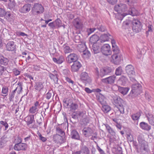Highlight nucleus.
Instances as JSON below:
<instances>
[{"mask_svg":"<svg viewBox=\"0 0 154 154\" xmlns=\"http://www.w3.org/2000/svg\"><path fill=\"white\" fill-rule=\"evenodd\" d=\"M129 90V88L128 87H119V92L124 95L126 94Z\"/></svg>","mask_w":154,"mask_h":154,"instance_id":"obj_29","label":"nucleus"},{"mask_svg":"<svg viewBox=\"0 0 154 154\" xmlns=\"http://www.w3.org/2000/svg\"><path fill=\"white\" fill-rule=\"evenodd\" d=\"M16 34L17 36H22L23 37H24L25 36H27V34H26V33H25L24 32H21L20 31H18V32H17Z\"/></svg>","mask_w":154,"mask_h":154,"instance_id":"obj_53","label":"nucleus"},{"mask_svg":"<svg viewBox=\"0 0 154 154\" xmlns=\"http://www.w3.org/2000/svg\"><path fill=\"white\" fill-rule=\"evenodd\" d=\"M53 61L58 64H61L64 60V58L63 56L61 55L59 56L57 59L55 58H53Z\"/></svg>","mask_w":154,"mask_h":154,"instance_id":"obj_28","label":"nucleus"},{"mask_svg":"<svg viewBox=\"0 0 154 154\" xmlns=\"http://www.w3.org/2000/svg\"><path fill=\"white\" fill-rule=\"evenodd\" d=\"M0 124L5 127V130L7 129L8 127V125L6 121H0Z\"/></svg>","mask_w":154,"mask_h":154,"instance_id":"obj_49","label":"nucleus"},{"mask_svg":"<svg viewBox=\"0 0 154 154\" xmlns=\"http://www.w3.org/2000/svg\"><path fill=\"white\" fill-rule=\"evenodd\" d=\"M132 90L130 94L132 97H135L140 94L142 91V86L137 82L133 84L131 86Z\"/></svg>","mask_w":154,"mask_h":154,"instance_id":"obj_1","label":"nucleus"},{"mask_svg":"<svg viewBox=\"0 0 154 154\" xmlns=\"http://www.w3.org/2000/svg\"><path fill=\"white\" fill-rule=\"evenodd\" d=\"M82 131L83 135L86 137L91 136L94 133L93 130L88 127L84 128Z\"/></svg>","mask_w":154,"mask_h":154,"instance_id":"obj_9","label":"nucleus"},{"mask_svg":"<svg viewBox=\"0 0 154 154\" xmlns=\"http://www.w3.org/2000/svg\"><path fill=\"white\" fill-rule=\"evenodd\" d=\"M6 70L5 67L0 65V75H2L4 71Z\"/></svg>","mask_w":154,"mask_h":154,"instance_id":"obj_60","label":"nucleus"},{"mask_svg":"<svg viewBox=\"0 0 154 154\" xmlns=\"http://www.w3.org/2000/svg\"><path fill=\"white\" fill-rule=\"evenodd\" d=\"M100 75L102 77L106 74V69L104 68H103L100 69Z\"/></svg>","mask_w":154,"mask_h":154,"instance_id":"obj_56","label":"nucleus"},{"mask_svg":"<svg viewBox=\"0 0 154 154\" xmlns=\"http://www.w3.org/2000/svg\"><path fill=\"white\" fill-rule=\"evenodd\" d=\"M15 142L17 143H21L22 142V139L19 136H17V137L16 139H15Z\"/></svg>","mask_w":154,"mask_h":154,"instance_id":"obj_62","label":"nucleus"},{"mask_svg":"<svg viewBox=\"0 0 154 154\" xmlns=\"http://www.w3.org/2000/svg\"><path fill=\"white\" fill-rule=\"evenodd\" d=\"M18 86L15 89L18 90L19 91H21L22 89V83L20 82H18Z\"/></svg>","mask_w":154,"mask_h":154,"instance_id":"obj_54","label":"nucleus"},{"mask_svg":"<svg viewBox=\"0 0 154 154\" xmlns=\"http://www.w3.org/2000/svg\"><path fill=\"white\" fill-rule=\"evenodd\" d=\"M106 130L112 136V137L110 138V141L111 142L113 141L114 140L113 137V136L115 134V132L112 129V128L109 126V125H106Z\"/></svg>","mask_w":154,"mask_h":154,"instance_id":"obj_30","label":"nucleus"},{"mask_svg":"<svg viewBox=\"0 0 154 154\" xmlns=\"http://www.w3.org/2000/svg\"><path fill=\"white\" fill-rule=\"evenodd\" d=\"M82 66V65L78 61L74 62L71 66V71L73 72H77Z\"/></svg>","mask_w":154,"mask_h":154,"instance_id":"obj_16","label":"nucleus"},{"mask_svg":"<svg viewBox=\"0 0 154 154\" xmlns=\"http://www.w3.org/2000/svg\"><path fill=\"white\" fill-rule=\"evenodd\" d=\"M40 104L38 101H36L34 104L33 106H32L30 107L29 109V112L31 114L35 113L37 112L38 110L39 106H40Z\"/></svg>","mask_w":154,"mask_h":154,"instance_id":"obj_12","label":"nucleus"},{"mask_svg":"<svg viewBox=\"0 0 154 154\" xmlns=\"http://www.w3.org/2000/svg\"><path fill=\"white\" fill-rule=\"evenodd\" d=\"M140 149L141 150H146V143L145 142H143L141 144Z\"/></svg>","mask_w":154,"mask_h":154,"instance_id":"obj_51","label":"nucleus"},{"mask_svg":"<svg viewBox=\"0 0 154 154\" xmlns=\"http://www.w3.org/2000/svg\"><path fill=\"white\" fill-rule=\"evenodd\" d=\"M121 58V57L120 55L115 54L112 56L109 59L110 62L118 64L120 61Z\"/></svg>","mask_w":154,"mask_h":154,"instance_id":"obj_11","label":"nucleus"},{"mask_svg":"<svg viewBox=\"0 0 154 154\" xmlns=\"http://www.w3.org/2000/svg\"><path fill=\"white\" fill-rule=\"evenodd\" d=\"M81 80L85 85L87 84H89L91 82V79L89 76L88 74L85 72H82L80 75Z\"/></svg>","mask_w":154,"mask_h":154,"instance_id":"obj_6","label":"nucleus"},{"mask_svg":"<svg viewBox=\"0 0 154 154\" xmlns=\"http://www.w3.org/2000/svg\"><path fill=\"white\" fill-rule=\"evenodd\" d=\"M139 12L135 8H131L129 9L128 13H124L122 14H118L116 16V17L119 20H122L123 18L126 15L130 14L132 16H137L138 15Z\"/></svg>","mask_w":154,"mask_h":154,"instance_id":"obj_2","label":"nucleus"},{"mask_svg":"<svg viewBox=\"0 0 154 154\" xmlns=\"http://www.w3.org/2000/svg\"><path fill=\"white\" fill-rule=\"evenodd\" d=\"M27 148V145L26 143H16L14 147V149L16 151L23 150L25 151Z\"/></svg>","mask_w":154,"mask_h":154,"instance_id":"obj_10","label":"nucleus"},{"mask_svg":"<svg viewBox=\"0 0 154 154\" xmlns=\"http://www.w3.org/2000/svg\"><path fill=\"white\" fill-rule=\"evenodd\" d=\"M141 112H138L134 113L131 116L132 119L134 121L138 120L141 116Z\"/></svg>","mask_w":154,"mask_h":154,"instance_id":"obj_31","label":"nucleus"},{"mask_svg":"<svg viewBox=\"0 0 154 154\" xmlns=\"http://www.w3.org/2000/svg\"><path fill=\"white\" fill-rule=\"evenodd\" d=\"M44 11V8L41 4L36 3L34 5L32 10V14L34 15H38L42 13Z\"/></svg>","mask_w":154,"mask_h":154,"instance_id":"obj_3","label":"nucleus"},{"mask_svg":"<svg viewBox=\"0 0 154 154\" xmlns=\"http://www.w3.org/2000/svg\"><path fill=\"white\" fill-rule=\"evenodd\" d=\"M15 6V3L14 2H11L8 5L9 8L11 10H12L14 9Z\"/></svg>","mask_w":154,"mask_h":154,"instance_id":"obj_58","label":"nucleus"},{"mask_svg":"<svg viewBox=\"0 0 154 154\" xmlns=\"http://www.w3.org/2000/svg\"><path fill=\"white\" fill-rule=\"evenodd\" d=\"M16 91V89H15L14 91H13L11 94L9 95V100L11 101H12L13 100V99L14 97Z\"/></svg>","mask_w":154,"mask_h":154,"instance_id":"obj_45","label":"nucleus"},{"mask_svg":"<svg viewBox=\"0 0 154 154\" xmlns=\"http://www.w3.org/2000/svg\"><path fill=\"white\" fill-rule=\"evenodd\" d=\"M63 103H64V106L66 107H68L69 106V103L68 101L66 100V99H64L63 100Z\"/></svg>","mask_w":154,"mask_h":154,"instance_id":"obj_63","label":"nucleus"},{"mask_svg":"<svg viewBox=\"0 0 154 154\" xmlns=\"http://www.w3.org/2000/svg\"><path fill=\"white\" fill-rule=\"evenodd\" d=\"M95 30L96 29L95 28H90L88 29L87 30V34L88 35H89L91 33L94 32Z\"/></svg>","mask_w":154,"mask_h":154,"instance_id":"obj_50","label":"nucleus"},{"mask_svg":"<svg viewBox=\"0 0 154 154\" xmlns=\"http://www.w3.org/2000/svg\"><path fill=\"white\" fill-rule=\"evenodd\" d=\"M106 57L109 55H111L112 52L110 50V47L109 44H106Z\"/></svg>","mask_w":154,"mask_h":154,"instance_id":"obj_47","label":"nucleus"},{"mask_svg":"<svg viewBox=\"0 0 154 154\" xmlns=\"http://www.w3.org/2000/svg\"><path fill=\"white\" fill-rule=\"evenodd\" d=\"M101 43H103L106 41V34H104L101 35L99 39Z\"/></svg>","mask_w":154,"mask_h":154,"instance_id":"obj_48","label":"nucleus"},{"mask_svg":"<svg viewBox=\"0 0 154 154\" xmlns=\"http://www.w3.org/2000/svg\"><path fill=\"white\" fill-rule=\"evenodd\" d=\"M132 29L136 32H138L141 31L142 28L141 23L137 19H134L132 22Z\"/></svg>","mask_w":154,"mask_h":154,"instance_id":"obj_4","label":"nucleus"},{"mask_svg":"<svg viewBox=\"0 0 154 154\" xmlns=\"http://www.w3.org/2000/svg\"><path fill=\"white\" fill-rule=\"evenodd\" d=\"M65 136H62L58 134H56L54 135L53 139L55 143H61L64 142V138Z\"/></svg>","mask_w":154,"mask_h":154,"instance_id":"obj_13","label":"nucleus"},{"mask_svg":"<svg viewBox=\"0 0 154 154\" xmlns=\"http://www.w3.org/2000/svg\"><path fill=\"white\" fill-rule=\"evenodd\" d=\"M109 36V39H107L106 38V41H110L111 42V44L112 45L113 48V51H116V49L114 48L115 47H116V42L115 40L113 38V37L110 35L109 33H106V37H108Z\"/></svg>","mask_w":154,"mask_h":154,"instance_id":"obj_20","label":"nucleus"},{"mask_svg":"<svg viewBox=\"0 0 154 154\" xmlns=\"http://www.w3.org/2000/svg\"><path fill=\"white\" fill-rule=\"evenodd\" d=\"M5 143V141L2 139V137L0 141V148H2Z\"/></svg>","mask_w":154,"mask_h":154,"instance_id":"obj_64","label":"nucleus"},{"mask_svg":"<svg viewBox=\"0 0 154 154\" xmlns=\"http://www.w3.org/2000/svg\"><path fill=\"white\" fill-rule=\"evenodd\" d=\"M6 11L4 9L0 8V17H4Z\"/></svg>","mask_w":154,"mask_h":154,"instance_id":"obj_52","label":"nucleus"},{"mask_svg":"<svg viewBox=\"0 0 154 154\" xmlns=\"http://www.w3.org/2000/svg\"><path fill=\"white\" fill-rule=\"evenodd\" d=\"M82 113V112H77L72 114L71 116L72 118L75 119L79 118L81 116Z\"/></svg>","mask_w":154,"mask_h":154,"instance_id":"obj_33","label":"nucleus"},{"mask_svg":"<svg viewBox=\"0 0 154 154\" xmlns=\"http://www.w3.org/2000/svg\"><path fill=\"white\" fill-rule=\"evenodd\" d=\"M113 100L116 106L119 104H121V103L123 102V101L122 99L116 95L113 97Z\"/></svg>","mask_w":154,"mask_h":154,"instance_id":"obj_21","label":"nucleus"},{"mask_svg":"<svg viewBox=\"0 0 154 154\" xmlns=\"http://www.w3.org/2000/svg\"><path fill=\"white\" fill-rule=\"evenodd\" d=\"M6 48L8 51H14L15 48V45L13 42H10L8 43L6 45Z\"/></svg>","mask_w":154,"mask_h":154,"instance_id":"obj_18","label":"nucleus"},{"mask_svg":"<svg viewBox=\"0 0 154 154\" xmlns=\"http://www.w3.org/2000/svg\"><path fill=\"white\" fill-rule=\"evenodd\" d=\"M79 58L78 56L75 54L71 53L66 58V60L69 63L77 61Z\"/></svg>","mask_w":154,"mask_h":154,"instance_id":"obj_8","label":"nucleus"},{"mask_svg":"<svg viewBox=\"0 0 154 154\" xmlns=\"http://www.w3.org/2000/svg\"><path fill=\"white\" fill-rule=\"evenodd\" d=\"M115 78L114 75H112L106 78V82L109 84H112L113 83Z\"/></svg>","mask_w":154,"mask_h":154,"instance_id":"obj_36","label":"nucleus"},{"mask_svg":"<svg viewBox=\"0 0 154 154\" xmlns=\"http://www.w3.org/2000/svg\"><path fill=\"white\" fill-rule=\"evenodd\" d=\"M34 115H30L28 116L26 118V123L28 127L29 128H33V126H30V125L33 122H35L34 118Z\"/></svg>","mask_w":154,"mask_h":154,"instance_id":"obj_14","label":"nucleus"},{"mask_svg":"<svg viewBox=\"0 0 154 154\" xmlns=\"http://www.w3.org/2000/svg\"><path fill=\"white\" fill-rule=\"evenodd\" d=\"M92 49L95 54H96L98 52L99 47L96 44H93L92 45Z\"/></svg>","mask_w":154,"mask_h":154,"instance_id":"obj_42","label":"nucleus"},{"mask_svg":"<svg viewBox=\"0 0 154 154\" xmlns=\"http://www.w3.org/2000/svg\"><path fill=\"white\" fill-rule=\"evenodd\" d=\"M128 80L124 76H121L118 81V83L120 85H124L128 82Z\"/></svg>","mask_w":154,"mask_h":154,"instance_id":"obj_19","label":"nucleus"},{"mask_svg":"<svg viewBox=\"0 0 154 154\" xmlns=\"http://www.w3.org/2000/svg\"><path fill=\"white\" fill-rule=\"evenodd\" d=\"M101 52L104 56L103 59H105L106 57V45L104 44L101 48Z\"/></svg>","mask_w":154,"mask_h":154,"instance_id":"obj_38","label":"nucleus"},{"mask_svg":"<svg viewBox=\"0 0 154 154\" xmlns=\"http://www.w3.org/2000/svg\"><path fill=\"white\" fill-rule=\"evenodd\" d=\"M83 53V54L86 56V57H89L90 56L91 54L90 52L88 51L86 49H85V51H83L82 52Z\"/></svg>","mask_w":154,"mask_h":154,"instance_id":"obj_59","label":"nucleus"},{"mask_svg":"<svg viewBox=\"0 0 154 154\" xmlns=\"http://www.w3.org/2000/svg\"><path fill=\"white\" fill-rule=\"evenodd\" d=\"M69 107L71 110H75L77 109L78 105L76 103H72L69 105Z\"/></svg>","mask_w":154,"mask_h":154,"instance_id":"obj_44","label":"nucleus"},{"mask_svg":"<svg viewBox=\"0 0 154 154\" xmlns=\"http://www.w3.org/2000/svg\"><path fill=\"white\" fill-rule=\"evenodd\" d=\"M114 10L118 12V13L116 16V17L117 18L116 16L118 14H121L119 13L121 12H124L126 11L127 10V7L125 4L123 3H120L115 6Z\"/></svg>","mask_w":154,"mask_h":154,"instance_id":"obj_5","label":"nucleus"},{"mask_svg":"<svg viewBox=\"0 0 154 154\" xmlns=\"http://www.w3.org/2000/svg\"><path fill=\"white\" fill-rule=\"evenodd\" d=\"M80 151L82 154H89L90 153V151L88 148L86 146H81Z\"/></svg>","mask_w":154,"mask_h":154,"instance_id":"obj_26","label":"nucleus"},{"mask_svg":"<svg viewBox=\"0 0 154 154\" xmlns=\"http://www.w3.org/2000/svg\"><path fill=\"white\" fill-rule=\"evenodd\" d=\"M63 48V52L65 54L72 52V49L67 45H64Z\"/></svg>","mask_w":154,"mask_h":154,"instance_id":"obj_32","label":"nucleus"},{"mask_svg":"<svg viewBox=\"0 0 154 154\" xmlns=\"http://www.w3.org/2000/svg\"><path fill=\"white\" fill-rule=\"evenodd\" d=\"M52 91H50L46 94L47 99L48 100L51 98L52 96Z\"/></svg>","mask_w":154,"mask_h":154,"instance_id":"obj_61","label":"nucleus"},{"mask_svg":"<svg viewBox=\"0 0 154 154\" xmlns=\"http://www.w3.org/2000/svg\"><path fill=\"white\" fill-rule=\"evenodd\" d=\"M8 59L2 54H0V64L4 66L7 65L8 63Z\"/></svg>","mask_w":154,"mask_h":154,"instance_id":"obj_22","label":"nucleus"},{"mask_svg":"<svg viewBox=\"0 0 154 154\" xmlns=\"http://www.w3.org/2000/svg\"><path fill=\"white\" fill-rule=\"evenodd\" d=\"M37 134L38 135V137L40 140H42L43 142H45L46 140L47 139L46 138L43 137L39 131H37Z\"/></svg>","mask_w":154,"mask_h":154,"instance_id":"obj_40","label":"nucleus"},{"mask_svg":"<svg viewBox=\"0 0 154 154\" xmlns=\"http://www.w3.org/2000/svg\"><path fill=\"white\" fill-rule=\"evenodd\" d=\"M49 76L51 79L54 80V82L57 83L58 82V75H54L53 74H49Z\"/></svg>","mask_w":154,"mask_h":154,"instance_id":"obj_43","label":"nucleus"},{"mask_svg":"<svg viewBox=\"0 0 154 154\" xmlns=\"http://www.w3.org/2000/svg\"><path fill=\"white\" fill-rule=\"evenodd\" d=\"M43 88V86L42 83L41 82H38L36 84L35 86V88L38 91H40Z\"/></svg>","mask_w":154,"mask_h":154,"instance_id":"obj_35","label":"nucleus"},{"mask_svg":"<svg viewBox=\"0 0 154 154\" xmlns=\"http://www.w3.org/2000/svg\"><path fill=\"white\" fill-rule=\"evenodd\" d=\"M99 37L96 35H92L90 38V42L92 44H95L99 40Z\"/></svg>","mask_w":154,"mask_h":154,"instance_id":"obj_27","label":"nucleus"},{"mask_svg":"<svg viewBox=\"0 0 154 154\" xmlns=\"http://www.w3.org/2000/svg\"><path fill=\"white\" fill-rule=\"evenodd\" d=\"M31 8V4H26L19 9V11L21 13H26L30 11Z\"/></svg>","mask_w":154,"mask_h":154,"instance_id":"obj_17","label":"nucleus"},{"mask_svg":"<svg viewBox=\"0 0 154 154\" xmlns=\"http://www.w3.org/2000/svg\"><path fill=\"white\" fill-rule=\"evenodd\" d=\"M140 126L142 129L147 131L149 130L151 128L150 126L147 123L144 122H140Z\"/></svg>","mask_w":154,"mask_h":154,"instance_id":"obj_23","label":"nucleus"},{"mask_svg":"<svg viewBox=\"0 0 154 154\" xmlns=\"http://www.w3.org/2000/svg\"><path fill=\"white\" fill-rule=\"evenodd\" d=\"M56 131L57 134H60L62 136H65V133L59 127H57L56 128Z\"/></svg>","mask_w":154,"mask_h":154,"instance_id":"obj_39","label":"nucleus"},{"mask_svg":"<svg viewBox=\"0 0 154 154\" xmlns=\"http://www.w3.org/2000/svg\"><path fill=\"white\" fill-rule=\"evenodd\" d=\"M79 51L82 52L85 51L86 48V46L85 43H81L79 44L78 46Z\"/></svg>","mask_w":154,"mask_h":154,"instance_id":"obj_34","label":"nucleus"},{"mask_svg":"<svg viewBox=\"0 0 154 154\" xmlns=\"http://www.w3.org/2000/svg\"><path fill=\"white\" fill-rule=\"evenodd\" d=\"M71 136L73 139L79 140L80 139V136L79 133L75 130H73L71 132Z\"/></svg>","mask_w":154,"mask_h":154,"instance_id":"obj_25","label":"nucleus"},{"mask_svg":"<svg viewBox=\"0 0 154 154\" xmlns=\"http://www.w3.org/2000/svg\"><path fill=\"white\" fill-rule=\"evenodd\" d=\"M2 92L3 94L7 95L8 92V88L6 87H3L2 89Z\"/></svg>","mask_w":154,"mask_h":154,"instance_id":"obj_55","label":"nucleus"},{"mask_svg":"<svg viewBox=\"0 0 154 154\" xmlns=\"http://www.w3.org/2000/svg\"><path fill=\"white\" fill-rule=\"evenodd\" d=\"M72 23L75 27L77 29H81L82 27L83 23L79 18H75L73 20Z\"/></svg>","mask_w":154,"mask_h":154,"instance_id":"obj_15","label":"nucleus"},{"mask_svg":"<svg viewBox=\"0 0 154 154\" xmlns=\"http://www.w3.org/2000/svg\"><path fill=\"white\" fill-rule=\"evenodd\" d=\"M116 106L121 113L122 114L124 113V109L122 104V103H121V104H119Z\"/></svg>","mask_w":154,"mask_h":154,"instance_id":"obj_37","label":"nucleus"},{"mask_svg":"<svg viewBox=\"0 0 154 154\" xmlns=\"http://www.w3.org/2000/svg\"><path fill=\"white\" fill-rule=\"evenodd\" d=\"M125 71L129 77L135 76L134 68L131 64H129L126 66L125 67Z\"/></svg>","mask_w":154,"mask_h":154,"instance_id":"obj_7","label":"nucleus"},{"mask_svg":"<svg viewBox=\"0 0 154 154\" xmlns=\"http://www.w3.org/2000/svg\"><path fill=\"white\" fill-rule=\"evenodd\" d=\"M113 70V69L112 67L106 66V74L112 73Z\"/></svg>","mask_w":154,"mask_h":154,"instance_id":"obj_57","label":"nucleus"},{"mask_svg":"<svg viewBox=\"0 0 154 154\" xmlns=\"http://www.w3.org/2000/svg\"><path fill=\"white\" fill-rule=\"evenodd\" d=\"M149 124L152 125H154V117L151 114L148 113L146 116Z\"/></svg>","mask_w":154,"mask_h":154,"instance_id":"obj_24","label":"nucleus"},{"mask_svg":"<svg viewBox=\"0 0 154 154\" xmlns=\"http://www.w3.org/2000/svg\"><path fill=\"white\" fill-rule=\"evenodd\" d=\"M122 72V70L121 66H119L116 69L115 74L116 75H120Z\"/></svg>","mask_w":154,"mask_h":154,"instance_id":"obj_41","label":"nucleus"},{"mask_svg":"<svg viewBox=\"0 0 154 154\" xmlns=\"http://www.w3.org/2000/svg\"><path fill=\"white\" fill-rule=\"evenodd\" d=\"M54 22L55 25L58 27H60L62 26L61 21L59 18L56 20Z\"/></svg>","mask_w":154,"mask_h":154,"instance_id":"obj_46","label":"nucleus"}]
</instances>
